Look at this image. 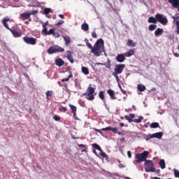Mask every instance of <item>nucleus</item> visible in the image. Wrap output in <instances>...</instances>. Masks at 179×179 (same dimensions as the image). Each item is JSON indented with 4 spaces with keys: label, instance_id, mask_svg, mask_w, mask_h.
<instances>
[{
    "label": "nucleus",
    "instance_id": "obj_1",
    "mask_svg": "<svg viewBox=\"0 0 179 179\" xmlns=\"http://www.w3.org/2000/svg\"><path fill=\"white\" fill-rule=\"evenodd\" d=\"M104 51V41L102 38L98 39L92 50H91L92 54L96 55V57H100V54Z\"/></svg>",
    "mask_w": 179,
    "mask_h": 179
},
{
    "label": "nucleus",
    "instance_id": "obj_2",
    "mask_svg": "<svg viewBox=\"0 0 179 179\" xmlns=\"http://www.w3.org/2000/svg\"><path fill=\"white\" fill-rule=\"evenodd\" d=\"M6 22H9V18H4V19L2 20V23L4 26V27H6V29H8V30L10 31L13 37H15V38L22 37V35L23 34L22 33V31H19L16 29H12L10 28H9V25H8V23H6Z\"/></svg>",
    "mask_w": 179,
    "mask_h": 179
},
{
    "label": "nucleus",
    "instance_id": "obj_3",
    "mask_svg": "<svg viewBox=\"0 0 179 179\" xmlns=\"http://www.w3.org/2000/svg\"><path fill=\"white\" fill-rule=\"evenodd\" d=\"M124 69H125V64H116L114 69V72L112 73L113 76L115 78L117 82H120V77L118 75H121L122 72H124Z\"/></svg>",
    "mask_w": 179,
    "mask_h": 179
},
{
    "label": "nucleus",
    "instance_id": "obj_4",
    "mask_svg": "<svg viewBox=\"0 0 179 179\" xmlns=\"http://www.w3.org/2000/svg\"><path fill=\"white\" fill-rule=\"evenodd\" d=\"M65 51V49L61 48V46H58L57 45H55L53 46H50L47 52L50 55L52 54H57V52H64Z\"/></svg>",
    "mask_w": 179,
    "mask_h": 179
},
{
    "label": "nucleus",
    "instance_id": "obj_5",
    "mask_svg": "<svg viewBox=\"0 0 179 179\" xmlns=\"http://www.w3.org/2000/svg\"><path fill=\"white\" fill-rule=\"evenodd\" d=\"M124 118L129 122H136L137 124H141V122H142V120H143V116H138V119L132 120V118H135V114L134 113H130V114H129V116L125 115Z\"/></svg>",
    "mask_w": 179,
    "mask_h": 179
},
{
    "label": "nucleus",
    "instance_id": "obj_6",
    "mask_svg": "<svg viewBox=\"0 0 179 179\" xmlns=\"http://www.w3.org/2000/svg\"><path fill=\"white\" fill-rule=\"evenodd\" d=\"M145 171L146 173H155V171H156V169H155V164L152 160H145Z\"/></svg>",
    "mask_w": 179,
    "mask_h": 179
},
{
    "label": "nucleus",
    "instance_id": "obj_7",
    "mask_svg": "<svg viewBox=\"0 0 179 179\" xmlns=\"http://www.w3.org/2000/svg\"><path fill=\"white\" fill-rule=\"evenodd\" d=\"M149 156V152L144 151L143 153L137 154L136 155V163H142V162H146V158Z\"/></svg>",
    "mask_w": 179,
    "mask_h": 179
},
{
    "label": "nucleus",
    "instance_id": "obj_8",
    "mask_svg": "<svg viewBox=\"0 0 179 179\" xmlns=\"http://www.w3.org/2000/svg\"><path fill=\"white\" fill-rule=\"evenodd\" d=\"M22 40L26 44H29L30 45H36L37 44V39L34 37L24 36Z\"/></svg>",
    "mask_w": 179,
    "mask_h": 179
},
{
    "label": "nucleus",
    "instance_id": "obj_9",
    "mask_svg": "<svg viewBox=\"0 0 179 179\" xmlns=\"http://www.w3.org/2000/svg\"><path fill=\"white\" fill-rule=\"evenodd\" d=\"M155 17H157V22H159V23H161V24H164V26L169 23L167 17L163 16L162 14L158 13L155 15Z\"/></svg>",
    "mask_w": 179,
    "mask_h": 179
},
{
    "label": "nucleus",
    "instance_id": "obj_10",
    "mask_svg": "<svg viewBox=\"0 0 179 179\" xmlns=\"http://www.w3.org/2000/svg\"><path fill=\"white\" fill-rule=\"evenodd\" d=\"M92 148H94V149H96V150L99 151V156H101V157H104L105 159H108V155H107L105 152H103V150H101V148L98 144L94 143L92 144Z\"/></svg>",
    "mask_w": 179,
    "mask_h": 179
},
{
    "label": "nucleus",
    "instance_id": "obj_11",
    "mask_svg": "<svg viewBox=\"0 0 179 179\" xmlns=\"http://www.w3.org/2000/svg\"><path fill=\"white\" fill-rule=\"evenodd\" d=\"M163 136V132H157L153 134H149L147 136V139H152V138H157V139H162V137Z\"/></svg>",
    "mask_w": 179,
    "mask_h": 179
},
{
    "label": "nucleus",
    "instance_id": "obj_12",
    "mask_svg": "<svg viewBox=\"0 0 179 179\" xmlns=\"http://www.w3.org/2000/svg\"><path fill=\"white\" fill-rule=\"evenodd\" d=\"M101 131H112L113 134H118V135H121V132H118V128L117 127H108L106 128H102Z\"/></svg>",
    "mask_w": 179,
    "mask_h": 179
},
{
    "label": "nucleus",
    "instance_id": "obj_13",
    "mask_svg": "<svg viewBox=\"0 0 179 179\" xmlns=\"http://www.w3.org/2000/svg\"><path fill=\"white\" fill-rule=\"evenodd\" d=\"M172 18L173 19V23H175V24H176L177 27L176 33L177 34H179V17L173 16Z\"/></svg>",
    "mask_w": 179,
    "mask_h": 179
},
{
    "label": "nucleus",
    "instance_id": "obj_14",
    "mask_svg": "<svg viewBox=\"0 0 179 179\" xmlns=\"http://www.w3.org/2000/svg\"><path fill=\"white\" fill-rule=\"evenodd\" d=\"M116 61H117V62H120V63L124 62V61H125V55H124V54H119V55L116 57Z\"/></svg>",
    "mask_w": 179,
    "mask_h": 179
},
{
    "label": "nucleus",
    "instance_id": "obj_15",
    "mask_svg": "<svg viewBox=\"0 0 179 179\" xmlns=\"http://www.w3.org/2000/svg\"><path fill=\"white\" fill-rule=\"evenodd\" d=\"M107 93L109 94L111 100H116L117 97H115V92H114L113 90H108Z\"/></svg>",
    "mask_w": 179,
    "mask_h": 179
},
{
    "label": "nucleus",
    "instance_id": "obj_16",
    "mask_svg": "<svg viewBox=\"0 0 179 179\" xmlns=\"http://www.w3.org/2000/svg\"><path fill=\"white\" fill-rule=\"evenodd\" d=\"M135 54V50L134 49H129L128 52L124 53V57L127 58H129L130 57H132Z\"/></svg>",
    "mask_w": 179,
    "mask_h": 179
},
{
    "label": "nucleus",
    "instance_id": "obj_17",
    "mask_svg": "<svg viewBox=\"0 0 179 179\" xmlns=\"http://www.w3.org/2000/svg\"><path fill=\"white\" fill-rule=\"evenodd\" d=\"M168 2L171 3L173 8H178L179 6V0H168Z\"/></svg>",
    "mask_w": 179,
    "mask_h": 179
},
{
    "label": "nucleus",
    "instance_id": "obj_18",
    "mask_svg": "<svg viewBox=\"0 0 179 179\" xmlns=\"http://www.w3.org/2000/svg\"><path fill=\"white\" fill-rule=\"evenodd\" d=\"M64 64H65V62H64V60H62V59H61V58L57 59L55 60V64L57 66H62L64 65Z\"/></svg>",
    "mask_w": 179,
    "mask_h": 179
},
{
    "label": "nucleus",
    "instance_id": "obj_19",
    "mask_svg": "<svg viewBox=\"0 0 179 179\" xmlns=\"http://www.w3.org/2000/svg\"><path fill=\"white\" fill-rule=\"evenodd\" d=\"M20 17H22V20H26L29 19V17H30V13H23L22 14L20 15Z\"/></svg>",
    "mask_w": 179,
    "mask_h": 179
},
{
    "label": "nucleus",
    "instance_id": "obj_20",
    "mask_svg": "<svg viewBox=\"0 0 179 179\" xmlns=\"http://www.w3.org/2000/svg\"><path fill=\"white\" fill-rule=\"evenodd\" d=\"M83 96H87V100L92 101L94 100V94H87V93H84L83 94Z\"/></svg>",
    "mask_w": 179,
    "mask_h": 179
},
{
    "label": "nucleus",
    "instance_id": "obj_21",
    "mask_svg": "<svg viewBox=\"0 0 179 179\" xmlns=\"http://www.w3.org/2000/svg\"><path fill=\"white\" fill-rule=\"evenodd\" d=\"M64 41H65V45L68 47L71 44V38L69 36H63Z\"/></svg>",
    "mask_w": 179,
    "mask_h": 179
},
{
    "label": "nucleus",
    "instance_id": "obj_22",
    "mask_svg": "<svg viewBox=\"0 0 179 179\" xmlns=\"http://www.w3.org/2000/svg\"><path fill=\"white\" fill-rule=\"evenodd\" d=\"M127 45L128 47H136V43L134 42L132 39L127 40Z\"/></svg>",
    "mask_w": 179,
    "mask_h": 179
},
{
    "label": "nucleus",
    "instance_id": "obj_23",
    "mask_svg": "<svg viewBox=\"0 0 179 179\" xmlns=\"http://www.w3.org/2000/svg\"><path fill=\"white\" fill-rule=\"evenodd\" d=\"M137 89L139 92H145V90H146V87L143 84H138L137 85Z\"/></svg>",
    "mask_w": 179,
    "mask_h": 179
},
{
    "label": "nucleus",
    "instance_id": "obj_24",
    "mask_svg": "<svg viewBox=\"0 0 179 179\" xmlns=\"http://www.w3.org/2000/svg\"><path fill=\"white\" fill-rule=\"evenodd\" d=\"M163 29L157 28L155 31V36L157 37V36H162L163 34Z\"/></svg>",
    "mask_w": 179,
    "mask_h": 179
},
{
    "label": "nucleus",
    "instance_id": "obj_25",
    "mask_svg": "<svg viewBox=\"0 0 179 179\" xmlns=\"http://www.w3.org/2000/svg\"><path fill=\"white\" fill-rule=\"evenodd\" d=\"M148 22V23H154V24H156V23H157V20L156 17H150Z\"/></svg>",
    "mask_w": 179,
    "mask_h": 179
},
{
    "label": "nucleus",
    "instance_id": "obj_26",
    "mask_svg": "<svg viewBox=\"0 0 179 179\" xmlns=\"http://www.w3.org/2000/svg\"><path fill=\"white\" fill-rule=\"evenodd\" d=\"M81 29L82 30H84V31H89V24L86 22L82 24Z\"/></svg>",
    "mask_w": 179,
    "mask_h": 179
},
{
    "label": "nucleus",
    "instance_id": "obj_27",
    "mask_svg": "<svg viewBox=\"0 0 179 179\" xmlns=\"http://www.w3.org/2000/svg\"><path fill=\"white\" fill-rule=\"evenodd\" d=\"M71 78H73V74H72V71H70V74L69 75L68 78L62 79L61 82H69V79H71Z\"/></svg>",
    "mask_w": 179,
    "mask_h": 179
},
{
    "label": "nucleus",
    "instance_id": "obj_28",
    "mask_svg": "<svg viewBox=\"0 0 179 179\" xmlns=\"http://www.w3.org/2000/svg\"><path fill=\"white\" fill-rule=\"evenodd\" d=\"M81 71L83 73H84V75H86V76L89 75V69L87 67L82 66Z\"/></svg>",
    "mask_w": 179,
    "mask_h": 179
},
{
    "label": "nucleus",
    "instance_id": "obj_29",
    "mask_svg": "<svg viewBox=\"0 0 179 179\" xmlns=\"http://www.w3.org/2000/svg\"><path fill=\"white\" fill-rule=\"evenodd\" d=\"M85 93L90 94H94V88H93L92 87H89L87 89V92Z\"/></svg>",
    "mask_w": 179,
    "mask_h": 179
},
{
    "label": "nucleus",
    "instance_id": "obj_30",
    "mask_svg": "<svg viewBox=\"0 0 179 179\" xmlns=\"http://www.w3.org/2000/svg\"><path fill=\"white\" fill-rule=\"evenodd\" d=\"M69 106L70 107L73 113H76V111H78V108H76V106H75L72 104H69Z\"/></svg>",
    "mask_w": 179,
    "mask_h": 179
},
{
    "label": "nucleus",
    "instance_id": "obj_31",
    "mask_svg": "<svg viewBox=\"0 0 179 179\" xmlns=\"http://www.w3.org/2000/svg\"><path fill=\"white\" fill-rule=\"evenodd\" d=\"M159 166L162 169H166V162H164V159H161L159 161Z\"/></svg>",
    "mask_w": 179,
    "mask_h": 179
},
{
    "label": "nucleus",
    "instance_id": "obj_32",
    "mask_svg": "<svg viewBox=\"0 0 179 179\" xmlns=\"http://www.w3.org/2000/svg\"><path fill=\"white\" fill-rule=\"evenodd\" d=\"M157 28V25H156V24H150L149 25L150 31H153L154 30H156Z\"/></svg>",
    "mask_w": 179,
    "mask_h": 179
},
{
    "label": "nucleus",
    "instance_id": "obj_33",
    "mask_svg": "<svg viewBox=\"0 0 179 179\" xmlns=\"http://www.w3.org/2000/svg\"><path fill=\"white\" fill-rule=\"evenodd\" d=\"M150 128H159V123L158 122H152L150 125Z\"/></svg>",
    "mask_w": 179,
    "mask_h": 179
},
{
    "label": "nucleus",
    "instance_id": "obj_34",
    "mask_svg": "<svg viewBox=\"0 0 179 179\" xmlns=\"http://www.w3.org/2000/svg\"><path fill=\"white\" fill-rule=\"evenodd\" d=\"M43 30L42 32L43 33V34H45V36H47V33H48V31L47 30V27H45V24H43Z\"/></svg>",
    "mask_w": 179,
    "mask_h": 179
},
{
    "label": "nucleus",
    "instance_id": "obj_35",
    "mask_svg": "<svg viewBox=\"0 0 179 179\" xmlns=\"http://www.w3.org/2000/svg\"><path fill=\"white\" fill-rule=\"evenodd\" d=\"M51 12V8H45L43 10L44 15H48Z\"/></svg>",
    "mask_w": 179,
    "mask_h": 179
},
{
    "label": "nucleus",
    "instance_id": "obj_36",
    "mask_svg": "<svg viewBox=\"0 0 179 179\" xmlns=\"http://www.w3.org/2000/svg\"><path fill=\"white\" fill-rule=\"evenodd\" d=\"M59 110L61 113H66V111H68V108L64 106H62L61 108H59Z\"/></svg>",
    "mask_w": 179,
    "mask_h": 179
},
{
    "label": "nucleus",
    "instance_id": "obj_37",
    "mask_svg": "<svg viewBox=\"0 0 179 179\" xmlns=\"http://www.w3.org/2000/svg\"><path fill=\"white\" fill-rule=\"evenodd\" d=\"M99 96L101 100H104V91H101L99 94Z\"/></svg>",
    "mask_w": 179,
    "mask_h": 179
},
{
    "label": "nucleus",
    "instance_id": "obj_38",
    "mask_svg": "<svg viewBox=\"0 0 179 179\" xmlns=\"http://www.w3.org/2000/svg\"><path fill=\"white\" fill-rule=\"evenodd\" d=\"M173 172H174V176L176 178H179V171L174 169H173Z\"/></svg>",
    "mask_w": 179,
    "mask_h": 179
},
{
    "label": "nucleus",
    "instance_id": "obj_39",
    "mask_svg": "<svg viewBox=\"0 0 179 179\" xmlns=\"http://www.w3.org/2000/svg\"><path fill=\"white\" fill-rule=\"evenodd\" d=\"M55 30L54 29H50L49 31H48L46 36H51V34H54V32Z\"/></svg>",
    "mask_w": 179,
    "mask_h": 179
},
{
    "label": "nucleus",
    "instance_id": "obj_40",
    "mask_svg": "<svg viewBox=\"0 0 179 179\" xmlns=\"http://www.w3.org/2000/svg\"><path fill=\"white\" fill-rule=\"evenodd\" d=\"M67 59L70 61L71 64H73V58L71 55H68Z\"/></svg>",
    "mask_w": 179,
    "mask_h": 179
},
{
    "label": "nucleus",
    "instance_id": "obj_41",
    "mask_svg": "<svg viewBox=\"0 0 179 179\" xmlns=\"http://www.w3.org/2000/svg\"><path fill=\"white\" fill-rule=\"evenodd\" d=\"M52 96V91H48V92H46L47 99H48V97H51Z\"/></svg>",
    "mask_w": 179,
    "mask_h": 179
},
{
    "label": "nucleus",
    "instance_id": "obj_42",
    "mask_svg": "<svg viewBox=\"0 0 179 179\" xmlns=\"http://www.w3.org/2000/svg\"><path fill=\"white\" fill-rule=\"evenodd\" d=\"M53 37H55V38H59V33L56 32L55 31L53 32L52 34Z\"/></svg>",
    "mask_w": 179,
    "mask_h": 179
},
{
    "label": "nucleus",
    "instance_id": "obj_43",
    "mask_svg": "<svg viewBox=\"0 0 179 179\" xmlns=\"http://www.w3.org/2000/svg\"><path fill=\"white\" fill-rule=\"evenodd\" d=\"M53 120H55V121H59L61 120V117L55 115L53 116Z\"/></svg>",
    "mask_w": 179,
    "mask_h": 179
},
{
    "label": "nucleus",
    "instance_id": "obj_44",
    "mask_svg": "<svg viewBox=\"0 0 179 179\" xmlns=\"http://www.w3.org/2000/svg\"><path fill=\"white\" fill-rule=\"evenodd\" d=\"M36 13H38V10H34L29 12L30 16H31V15H36Z\"/></svg>",
    "mask_w": 179,
    "mask_h": 179
},
{
    "label": "nucleus",
    "instance_id": "obj_45",
    "mask_svg": "<svg viewBox=\"0 0 179 179\" xmlns=\"http://www.w3.org/2000/svg\"><path fill=\"white\" fill-rule=\"evenodd\" d=\"M64 21L60 20L59 21H58V22L56 23V25H57V26H61V24H64Z\"/></svg>",
    "mask_w": 179,
    "mask_h": 179
},
{
    "label": "nucleus",
    "instance_id": "obj_46",
    "mask_svg": "<svg viewBox=\"0 0 179 179\" xmlns=\"http://www.w3.org/2000/svg\"><path fill=\"white\" fill-rule=\"evenodd\" d=\"M92 36L93 37V38H97V34H96V31L92 32Z\"/></svg>",
    "mask_w": 179,
    "mask_h": 179
},
{
    "label": "nucleus",
    "instance_id": "obj_47",
    "mask_svg": "<svg viewBox=\"0 0 179 179\" xmlns=\"http://www.w3.org/2000/svg\"><path fill=\"white\" fill-rule=\"evenodd\" d=\"M94 130L96 131V132H99V134H100V135H103V132H101V129H94Z\"/></svg>",
    "mask_w": 179,
    "mask_h": 179
},
{
    "label": "nucleus",
    "instance_id": "obj_48",
    "mask_svg": "<svg viewBox=\"0 0 179 179\" xmlns=\"http://www.w3.org/2000/svg\"><path fill=\"white\" fill-rule=\"evenodd\" d=\"M127 156L129 159L132 157V153L131 152V151L127 152Z\"/></svg>",
    "mask_w": 179,
    "mask_h": 179
},
{
    "label": "nucleus",
    "instance_id": "obj_49",
    "mask_svg": "<svg viewBox=\"0 0 179 179\" xmlns=\"http://www.w3.org/2000/svg\"><path fill=\"white\" fill-rule=\"evenodd\" d=\"M87 47H88V48H90V50H92L93 46L92 45V44L90 43H87Z\"/></svg>",
    "mask_w": 179,
    "mask_h": 179
},
{
    "label": "nucleus",
    "instance_id": "obj_50",
    "mask_svg": "<svg viewBox=\"0 0 179 179\" xmlns=\"http://www.w3.org/2000/svg\"><path fill=\"white\" fill-rule=\"evenodd\" d=\"M118 167H119L120 169H124V168L125 167V166H124L123 164H118Z\"/></svg>",
    "mask_w": 179,
    "mask_h": 179
},
{
    "label": "nucleus",
    "instance_id": "obj_51",
    "mask_svg": "<svg viewBox=\"0 0 179 179\" xmlns=\"http://www.w3.org/2000/svg\"><path fill=\"white\" fill-rule=\"evenodd\" d=\"M73 117L75 118V120H78V116H76V112L73 113Z\"/></svg>",
    "mask_w": 179,
    "mask_h": 179
},
{
    "label": "nucleus",
    "instance_id": "obj_52",
    "mask_svg": "<svg viewBox=\"0 0 179 179\" xmlns=\"http://www.w3.org/2000/svg\"><path fill=\"white\" fill-rule=\"evenodd\" d=\"M120 89H121V92L123 94H127V92L124 90H122V88L120 87Z\"/></svg>",
    "mask_w": 179,
    "mask_h": 179
},
{
    "label": "nucleus",
    "instance_id": "obj_53",
    "mask_svg": "<svg viewBox=\"0 0 179 179\" xmlns=\"http://www.w3.org/2000/svg\"><path fill=\"white\" fill-rule=\"evenodd\" d=\"M78 146L79 148H86V146L85 145H83V144H78Z\"/></svg>",
    "mask_w": 179,
    "mask_h": 179
},
{
    "label": "nucleus",
    "instance_id": "obj_54",
    "mask_svg": "<svg viewBox=\"0 0 179 179\" xmlns=\"http://www.w3.org/2000/svg\"><path fill=\"white\" fill-rule=\"evenodd\" d=\"M173 55H174V57H176L177 58H178V57H179V54L177 52H173Z\"/></svg>",
    "mask_w": 179,
    "mask_h": 179
},
{
    "label": "nucleus",
    "instance_id": "obj_55",
    "mask_svg": "<svg viewBox=\"0 0 179 179\" xmlns=\"http://www.w3.org/2000/svg\"><path fill=\"white\" fill-rule=\"evenodd\" d=\"M59 17H60L61 19H64L65 17H64V15L62 14H59Z\"/></svg>",
    "mask_w": 179,
    "mask_h": 179
},
{
    "label": "nucleus",
    "instance_id": "obj_56",
    "mask_svg": "<svg viewBox=\"0 0 179 179\" xmlns=\"http://www.w3.org/2000/svg\"><path fill=\"white\" fill-rule=\"evenodd\" d=\"M93 153H94V155H96V156L99 157V154H97V152L96 151V150H93Z\"/></svg>",
    "mask_w": 179,
    "mask_h": 179
},
{
    "label": "nucleus",
    "instance_id": "obj_57",
    "mask_svg": "<svg viewBox=\"0 0 179 179\" xmlns=\"http://www.w3.org/2000/svg\"><path fill=\"white\" fill-rule=\"evenodd\" d=\"M120 141H121V142H125V138L122 137V138L120 139Z\"/></svg>",
    "mask_w": 179,
    "mask_h": 179
},
{
    "label": "nucleus",
    "instance_id": "obj_58",
    "mask_svg": "<svg viewBox=\"0 0 179 179\" xmlns=\"http://www.w3.org/2000/svg\"><path fill=\"white\" fill-rule=\"evenodd\" d=\"M85 43H86L87 45L90 43L89 40L87 38H85Z\"/></svg>",
    "mask_w": 179,
    "mask_h": 179
},
{
    "label": "nucleus",
    "instance_id": "obj_59",
    "mask_svg": "<svg viewBox=\"0 0 179 179\" xmlns=\"http://www.w3.org/2000/svg\"><path fill=\"white\" fill-rule=\"evenodd\" d=\"M124 123H120V127H121V128H122V127H124Z\"/></svg>",
    "mask_w": 179,
    "mask_h": 179
},
{
    "label": "nucleus",
    "instance_id": "obj_60",
    "mask_svg": "<svg viewBox=\"0 0 179 179\" xmlns=\"http://www.w3.org/2000/svg\"><path fill=\"white\" fill-rule=\"evenodd\" d=\"M156 173H157V174H159V173H160V170H159V169L157 170V171H156Z\"/></svg>",
    "mask_w": 179,
    "mask_h": 179
},
{
    "label": "nucleus",
    "instance_id": "obj_61",
    "mask_svg": "<svg viewBox=\"0 0 179 179\" xmlns=\"http://www.w3.org/2000/svg\"><path fill=\"white\" fill-rule=\"evenodd\" d=\"M29 23V21H25V24H27Z\"/></svg>",
    "mask_w": 179,
    "mask_h": 179
},
{
    "label": "nucleus",
    "instance_id": "obj_62",
    "mask_svg": "<svg viewBox=\"0 0 179 179\" xmlns=\"http://www.w3.org/2000/svg\"><path fill=\"white\" fill-rule=\"evenodd\" d=\"M125 179H129V177H126Z\"/></svg>",
    "mask_w": 179,
    "mask_h": 179
},
{
    "label": "nucleus",
    "instance_id": "obj_63",
    "mask_svg": "<svg viewBox=\"0 0 179 179\" xmlns=\"http://www.w3.org/2000/svg\"><path fill=\"white\" fill-rule=\"evenodd\" d=\"M120 2H122L124 0H120Z\"/></svg>",
    "mask_w": 179,
    "mask_h": 179
},
{
    "label": "nucleus",
    "instance_id": "obj_64",
    "mask_svg": "<svg viewBox=\"0 0 179 179\" xmlns=\"http://www.w3.org/2000/svg\"><path fill=\"white\" fill-rule=\"evenodd\" d=\"M82 152H85V150H83Z\"/></svg>",
    "mask_w": 179,
    "mask_h": 179
}]
</instances>
